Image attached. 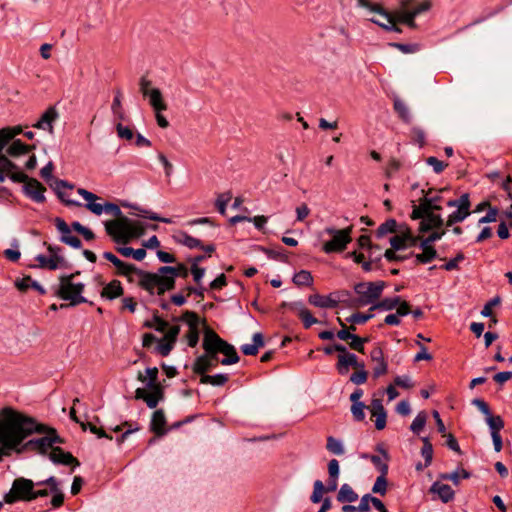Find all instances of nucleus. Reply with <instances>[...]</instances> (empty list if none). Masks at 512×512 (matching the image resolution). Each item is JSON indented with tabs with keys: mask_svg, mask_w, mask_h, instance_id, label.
Instances as JSON below:
<instances>
[{
	"mask_svg": "<svg viewBox=\"0 0 512 512\" xmlns=\"http://www.w3.org/2000/svg\"><path fill=\"white\" fill-rule=\"evenodd\" d=\"M26 420L19 416V411L11 407H5L0 412V449H2V458L10 456L13 449L23 442L24 429L23 424Z\"/></svg>",
	"mask_w": 512,
	"mask_h": 512,
	"instance_id": "f257e3e1",
	"label": "nucleus"
},
{
	"mask_svg": "<svg viewBox=\"0 0 512 512\" xmlns=\"http://www.w3.org/2000/svg\"><path fill=\"white\" fill-rule=\"evenodd\" d=\"M188 275L189 270L183 263H178L177 266H161L157 272L145 274V284L148 287L151 286V294H154V290L157 289V295L161 296L175 288L177 277L186 279Z\"/></svg>",
	"mask_w": 512,
	"mask_h": 512,
	"instance_id": "f03ea898",
	"label": "nucleus"
},
{
	"mask_svg": "<svg viewBox=\"0 0 512 512\" xmlns=\"http://www.w3.org/2000/svg\"><path fill=\"white\" fill-rule=\"evenodd\" d=\"M202 347L205 352L218 360V354L221 353L225 357L220 360L222 365H232L239 362V355L235 347L222 339L213 329L206 327L204 330V337Z\"/></svg>",
	"mask_w": 512,
	"mask_h": 512,
	"instance_id": "7ed1b4c3",
	"label": "nucleus"
},
{
	"mask_svg": "<svg viewBox=\"0 0 512 512\" xmlns=\"http://www.w3.org/2000/svg\"><path fill=\"white\" fill-rule=\"evenodd\" d=\"M104 226L106 233L117 244H127L132 239L142 236L145 232L140 222L132 221L126 216L106 221Z\"/></svg>",
	"mask_w": 512,
	"mask_h": 512,
	"instance_id": "20e7f679",
	"label": "nucleus"
},
{
	"mask_svg": "<svg viewBox=\"0 0 512 512\" xmlns=\"http://www.w3.org/2000/svg\"><path fill=\"white\" fill-rule=\"evenodd\" d=\"M84 290L85 284L82 282H74L73 275L59 276L56 295L64 301H69V304H61L59 307L67 308L69 306H77L86 303L87 299L82 296Z\"/></svg>",
	"mask_w": 512,
	"mask_h": 512,
	"instance_id": "39448f33",
	"label": "nucleus"
},
{
	"mask_svg": "<svg viewBox=\"0 0 512 512\" xmlns=\"http://www.w3.org/2000/svg\"><path fill=\"white\" fill-rule=\"evenodd\" d=\"M386 284L384 281L360 282L354 286V291L358 295L357 299L351 300L348 306L358 308L367 305H374L382 295Z\"/></svg>",
	"mask_w": 512,
	"mask_h": 512,
	"instance_id": "423d86ee",
	"label": "nucleus"
},
{
	"mask_svg": "<svg viewBox=\"0 0 512 512\" xmlns=\"http://www.w3.org/2000/svg\"><path fill=\"white\" fill-rule=\"evenodd\" d=\"M54 164L52 161H49L41 170V177L46 180L50 187L56 192L58 198L64 202L67 206H77L80 207L82 204L78 201L71 200L67 198V194L64 189H73V185L68 183L65 180L55 179L53 177Z\"/></svg>",
	"mask_w": 512,
	"mask_h": 512,
	"instance_id": "0eeeda50",
	"label": "nucleus"
},
{
	"mask_svg": "<svg viewBox=\"0 0 512 512\" xmlns=\"http://www.w3.org/2000/svg\"><path fill=\"white\" fill-rule=\"evenodd\" d=\"M325 233L332 236V239L325 242L322 246V250L326 254L330 253H341L343 252L347 245L352 241L351 233L352 227H347L344 229H335L333 227L325 228Z\"/></svg>",
	"mask_w": 512,
	"mask_h": 512,
	"instance_id": "6e6552de",
	"label": "nucleus"
},
{
	"mask_svg": "<svg viewBox=\"0 0 512 512\" xmlns=\"http://www.w3.org/2000/svg\"><path fill=\"white\" fill-rule=\"evenodd\" d=\"M437 211L427 210L425 212L419 211V206L413 205V210L410 215L412 220H420L418 226V233L424 234L432 231L433 229H440L444 225V219Z\"/></svg>",
	"mask_w": 512,
	"mask_h": 512,
	"instance_id": "1a4fd4ad",
	"label": "nucleus"
},
{
	"mask_svg": "<svg viewBox=\"0 0 512 512\" xmlns=\"http://www.w3.org/2000/svg\"><path fill=\"white\" fill-rule=\"evenodd\" d=\"M35 483L23 477L17 478L13 481L12 487L4 496V501L7 504H12L17 501H32V493Z\"/></svg>",
	"mask_w": 512,
	"mask_h": 512,
	"instance_id": "9d476101",
	"label": "nucleus"
},
{
	"mask_svg": "<svg viewBox=\"0 0 512 512\" xmlns=\"http://www.w3.org/2000/svg\"><path fill=\"white\" fill-rule=\"evenodd\" d=\"M19 416L22 419L26 420L25 421L26 423L23 424V427L27 431L24 432L25 436L23 437V441L34 433H48V435L51 439L52 446H54V444H63L64 443V440L57 434V431L55 428H52L45 424L39 423V422H37V420L35 418L25 415L21 412H19Z\"/></svg>",
	"mask_w": 512,
	"mask_h": 512,
	"instance_id": "9b49d317",
	"label": "nucleus"
},
{
	"mask_svg": "<svg viewBox=\"0 0 512 512\" xmlns=\"http://www.w3.org/2000/svg\"><path fill=\"white\" fill-rule=\"evenodd\" d=\"M45 436L35 439H30L27 442L17 445V448L13 449V452L17 454H22L26 451H34L41 455H47L49 450H52L54 446H52L51 439L48 433H44Z\"/></svg>",
	"mask_w": 512,
	"mask_h": 512,
	"instance_id": "f8f14e48",
	"label": "nucleus"
},
{
	"mask_svg": "<svg viewBox=\"0 0 512 512\" xmlns=\"http://www.w3.org/2000/svg\"><path fill=\"white\" fill-rule=\"evenodd\" d=\"M114 266L117 269V274L120 276L127 277L129 281H132L131 275L136 274L140 277L139 280V286L149 292L151 294V286H146L145 280L146 276L145 274H151V272L141 270L137 268L134 264L126 263L122 260H117V262L114 264Z\"/></svg>",
	"mask_w": 512,
	"mask_h": 512,
	"instance_id": "ddd939ff",
	"label": "nucleus"
},
{
	"mask_svg": "<svg viewBox=\"0 0 512 512\" xmlns=\"http://www.w3.org/2000/svg\"><path fill=\"white\" fill-rule=\"evenodd\" d=\"M350 367L358 370L364 368L365 364L364 362H359L358 357L346 349V352L338 354L336 370L340 375H345L349 372Z\"/></svg>",
	"mask_w": 512,
	"mask_h": 512,
	"instance_id": "4468645a",
	"label": "nucleus"
},
{
	"mask_svg": "<svg viewBox=\"0 0 512 512\" xmlns=\"http://www.w3.org/2000/svg\"><path fill=\"white\" fill-rule=\"evenodd\" d=\"M470 197L468 193L460 196V205L457 210L452 212L446 221V226L450 227L456 223L464 221L470 215Z\"/></svg>",
	"mask_w": 512,
	"mask_h": 512,
	"instance_id": "2eb2a0df",
	"label": "nucleus"
},
{
	"mask_svg": "<svg viewBox=\"0 0 512 512\" xmlns=\"http://www.w3.org/2000/svg\"><path fill=\"white\" fill-rule=\"evenodd\" d=\"M58 118L59 112L54 106H50L44 111L39 120L35 124H33V127L36 129L48 131L49 134H53V125Z\"/></svg>",
	"mask_w": 512,
	"mask_h": 512,
	"instance_id": "dca6fc26",
	"label": "nucleus"
},
{
	"mask_svg": "<svg viewBox=\"0 0 512 512\" xmlns=\"http://www.w3.org/2000/svg\"><path fill=\"white\" fill-rule=\"evenodd\" d=\"M55 225L61 234V237H60L61 242L65 243L75 249L81 248V246H82L81 240L77 236H73L71 234L70 226H68V224L62 218L57 217L55 219Z\"/></svg>",
	"mask_w": 512,
	"mask_h": 512,
	"instance_id": "f3484780",
	"label": "nucleus"
},
{
	"mask_svg": "<svg viewBox=\"0 0 512 512\" xmlns=\"http://www.w3.org/2000/svg\"><path fill=\"white\" fill-rule=\"evenodd\" d=\"M24 194L36 203L45 202V186L37 179L32 178L23 186Z\"/></svg>",
	"mask_w": 512,
	"mask_h": 512,
	"instance_id": "a211bd4d",
	"label": "nucleus"
},
{
	"mask_svg": "<svg viewBox=\"0 0 512 512\" xmlns=\"http://www.w3.org/2000/svg\"><path fill=\"white\" fill-rule=\"evenodd\" d=\"M48 457L54 464H62L66 466L72 465L73 467L80 466V462L77 458H75L70 452L64 451L59 446H54L48 454Z\"/></svg>",
	"mask_w": 512,
	"mask_h": 512,
	"instance_id": "6ab92c4d",
	"label": "nucleus"
},
{
	"mask_svg": "<svg viewBox=\"0 0 512 512\" xmlns=\"http://www.w3.org/2000/svg\"><path fill=\"white\" fill-rule=\"evenodd\" d=\"M424 196L419 199V211L425 212L427 210L441 211L442 197L439 194L432 195L433 189L427 191L422 190Z\"/></svg>",
	"mask_w": 512,
	"mask_h": 512,
	"instance_id": "aec40b11",
	"label": "nucleus"
},
{
	"mask_svg": "<svg viewBox=\"0 0 512 512\" xmlns=\"http://www.w3.org/2000/svg\"><path fill=\"white\" fill-rule=\"evenodd\" d=\"M36 485H48L50 487V493L53 494L51 499V505L53 508H59L64 503V494L59 487V481L56 477L50 476L46 480L37 482Z\"/></svg>",
	"mask_w": 512,
	"mask_h": 512,
	"instance_id": "412c9836",
	"label": "nucleus"
},
{
	"mask_svg": "<svg viewBox=\"0 0 512 512\" xmlns=\"http://www.w3.org/2000/svg\"><path fill=\"white\" fill-rule=\"evenodd\" d=\"M376 451L381 453L383 460L378 455H363V458H369L370 461L375 465V467L382 474H388V461L390 460L389 454L387 450L384 448L382 444H378L376 446Z\"/></svg>",
	"mask_w": 512,
	"mask_h": 512,
	"instance_id": "4be33fe9",
	"label": "nucleus"
},
{
	"mask_svg": "<svg viewBox=\"0 0 512 512\" xmlns=\"http://www.w3.org/2000/svg\"><path fill=\"white\" fill-rule=\"evenodd\" d=\"M371 360L375 363L373 368L374 377H379L387 373L388 365L384 358L383 350L380 347H375L370 352Z\"/></svg>",
	"mask_w": 512,
	"mask_h": 512,
	"instance_id": "5701e85b",
	"label": "nucleus"
},
{
	"mask_svg": "<svg viewBox=\"0 0 512 512\" xmlns=\"http://www.w3.org/2000/svg\"><path fill=\"white\" fill-rule=\"evenodd\" d=\"M340 301L344 300L340 298L335 299L332 297V294L324 296L316 293L308 297V302L319 308H335L338 306Z\"/></svg>",
	"mask_w": 512,
	"mask_h": 512,
	"instance_id": "b1692460",
	"label": "nucleus"
},
{
	"mask_svg": "<svg viewBox=\"0 0 512 512\" xmlns=\"http://www.w3.org/2000/svg\"><path fill=\"white\" fill-rule=\"evenodd\" d=\"M166 425V417L163 409H158L153 412L151 422H150V430L155 433L158 437H162L167 433V429H165Z\"/></svg>",
	"mask_w": 512,
	"mask_h": 512,
	"instance_id": "393cba45",
	"label": "nucleus"
},
{
	"mask_svg": "<svg viewBox=\"0 0 512 512\" xmlns=\"http://www.w3.org/2000/svg\"><path fill=\"white\" fill-rule=\"evenodd\" d=\"M77 192L88 202L85 205V207L89 211H91L95 215H101L104 212V209H105L104 204L95 203V201L99 199V197L96 194H94L84 188H79L77 190Z\"/></svg>",
	"mask_w": 512,
	"mask_h": 512,
	"instance_id": "a878e982",
	"label": "nucleus"
},
{
	"mask_svg": "<svg viewBox=\"0 0 512 512\" xmlns=\"http://www.w3.org/2000/svg\"><path fill=\"white\" fill-rule=\"evenodd\" d=\"M35 259L38 261V267L41 269L56 270L58 268L68 267V263L65 259L51 258L43 254L37 255Z\"/></svg>",
	"mask_w": 512,
	"mask_h": 512,
	"instance_id": "bb28decb",
	"label": "nucleus"
},
{
	"mask_svg": "<svg viewBox=\"0 0 512 512\" xmlns=\"http://www.w3.org/2000/svg\"><path fill=\"white\" fill-rule=\"evenodd\" d=\"M430 492L437 494L443 503L452 501L455 496L454 490L449 485L438 481L431 485Z\"/></svg>",
	"mask_w": 512,
	"mask_h": 512,
	"instance_id": "cd10ccee",
	"label": "nucleus"
},
{
	"mask_svg": "<svg viewBox=\"0 0 512 512\" xmlns=\"http://www.w3.org/2000/svg\"><path fill=\"white\" fill-rule=\"evenodd\" d=\"M381 16L386 19V23L375 18H371L370 21L386 31H393L397 33L402 32V29L399 26H397V23L399 22L396 20V16L393 13L386 10V13L382 14Z\"/></svg>",
	"mask_w": 512,
	"mask_h": 512,
	"instance_id": "c85d7f7f",
	"label": "nucleus"
},
{
	"mask_svg": "<svg viewBox=\"0 0 512 512\" xmlns=\"http://www.w3.org/2000/svg\"><path fill=\"white\" fill-rule=\"evenodd\" d=\"M124 294V289L119 280L110 281L101 291V297L114 300Z\"/></svg>",
	"mask_w": 512,
	"mask_h": 512,
	"instance_id": "c756f323",
	"label": "nucleus"
},
{
	"mask_svg": "<svg viewBox=\"0 0 512 512\" xmlns=\"http://www.w3.org/2000/svg\"><path fill=\"white\" fill-rule=\"evenodd\" d=\"M36 148L35 145H28L20 139L12 140L10 146L6 149V153L11 157H18L20 155L28 154Z\"/></svg>",
	"mask_w": 512,
	"mask_h": 512,
	"instance_id": "7c9ffc66",
	"label": "nucleus"
},
{
	"mask_svg": "<svg viewBox=\"0 0 512 512\" xmlns=\"http://www.w3.org/2000/svg\"><path fill=\"white\" fill-rule=\"evenodd\" d=\"M16 288L21 292H26L29 288H33L40 295L46 294V289L37 281L33 280L31 276H25L15 281Z\"/></svg>",
	"mask_w": 512,
	"mask_h": 512,
	"instance_id": "2f4dec72",
	"label": "nucleus"
},
{
	"mask_svg": "<svg viewBox=\"0 0 512 512\" xmlns=\"http://www.w3.org/2000/svg\"><path fill=\"white\" fill-rule=\"evenodd\" d=\"M419 246L422 249V253L415 255L417 263L426 264L437 258V251L432 244L421 240Z\"/></svg>",
	"mask_w": 512,
	"mask_h": 512,
	"instance_id": "473e14b6",
	"label": "nucleus"
},
{
	"mask_svg": "<svg viewBox=\"0 0 512 512\" xmlns=\"http://www.w3.org/2000/svg\"><path fill=\"white\" fill-rule=\"evenodd\" d=\"M211 360L212 357L208 354V352H205L203 355L198 356L192 366V370L195 374L200 375L201 377L203 375H207L206 372L211 369Z\"/></svg>",
	"mask_w": 512,
	"mask_h": 512,
	"instance_id": "72a5a7b5",
	"label": "nucleus"
},
{
	"mask_svg": "<svg viewBox=\"0 0 512 512\" xmlns=\"http://www.w3.org/2000/svg\"><path fill=\"white\" fill-rule=\"evenodd\" d=\"M264 346V338L262 333L257 332L253 335V344H244L241 346V351L245 355L255 356L259 348Z\"/></svg>",
	"mask_w": 512,
	"mask_h": 512,
	"instance_id": "f704fd0d",
	"label": "nucleus"
},
{
	"mask_svg": "<svg viewBox=\"0 0 512 512\" xmlns=\"http://www.w3.org/2000/svg\"><path fill=\"white\" fill-rule=\"evenodd\" d=\"M151 107L154 111H165L167 110V104L163 100L162 92L158 88L150 90L148 96Z\"/></svg>",
	"mask_w": 512,
	"mask_h": 512,
	"instance_id": "c9c22d12",
	"label": "nucleus"
},
{
	"mask_svg": "<svg viewBox=\"0 0 512 512\" xmlns=\"http://www.w3.org/2000/svg\"><path fill=\"white\" fill-rule=\"evenodd\" d=\"M400 302V296L388 297L384 298L380 301H376L374 305L369 308V311L373 310H382V311H391L396 308L397 304Z\"/></svg>",
	"mask_w": 512,
	"mask_h": 512,
	"instance_id": "e433bc0d",
	"label": "nucleus"
},
{
	"mask_svg": "<svg viewBox=\"0 0 512 512\" xmlns=\"http://www.w3.org/2000/svg\"><path fill=\"white\" fill-rule=\"evenodd\" d=\"M358 500V494L349 484H343L337 494V501L341 503H353Z\"/></svg>",
	"mask_w": 512,
	"mask_h": 512,
	"instance_id": "4c0bfd02",
	"label": "nucleus"
},
{
	"mask_svg": "<svg viewBox=\"0 0 512 512\" xmlns=\"http://www.w3.org/2000/svg\"><path fill=\"white\" fill-rule=\"evenodd\" d=\"M393 107L395 112L398 114L399 118L405 123H410L412 120V116L410 110L406 103L400 98L396 97L394 99Z\"/></svg>",
	"mask_w": 512,
	"mask_h": 512,
	"instance_id": "58836bf2",
	"label": "nucleus"
},
{
	"mask_svg": "<svg viewBox=\"0 0 512 512\" xmlns=\"http://www.w3.org/2000/svg\"><path fill=\"white\" fill-rule=\"evenodd\" d=\"M392 13L396 16V20L399 23L406 24L411 29H415L417 27L415 14L410 10H395Z\"/></svg>",
	"mask_w": 512,
	"mask_h": 512,
	"instance_id": "ea45409f",
	"label": "nucleus"
},
{
	"mask_svg": "<svg viewBox=\"0 0 512 512\" xmlns=\"http://www.w3.org/2000/svg\"><path fill=\"white\" fill-rule=\"evenodd\" d=\"M17 169L18 166L14 162L6 155L0 154V182H4L7 175Z\"/></svg>",
	"mask_w": 512,
	"mask_h": 512,
	"instance_id": "a19ab883",
	"label": "nucleus"
},
{
	"mask_svg": "<svg viewBox=\"0 0 512 512\" xmlns=\"http://www.w3.org/2000/svg\"><path fill=\"white\" fill-rule=\"evenodd\" d=\"M116 251L124 257H133L137 261H141L146 256L144 248L133 249L132 247L117 246Z\"/></svg>",
	"mask_w": 512,
	"mask_h": 512,
	"instance_id": "79ce46f5",
	"label": "nucleus"
},
{
	"mask_svg": "<svg viewBox=\"0 0 512 512\" xmlns=\"http://www.w3.org/2000/svg\"><path fill=\"white\" fill-rule=\"evenodd\" d=\"M229 380L227 374L203 375L200 378V383L210 384L212 386H224Z\"/></svg>",
	"mask_w": 512,
	"mask_h": 512,
	"instance_id": "37998d69",
	"label": "nucleus"
},
{
	"mask_svg": "<svg viewBox=\"0 0 512 512\" xmlns=\"http://www.w3.org/2000/svg\"><path fill=\"white\" fill-rule=\"evenodd\" d=\"M135 399H137V400L141 399V400L145 401L146 405L151 409L156 408V406L160 402V401H158V399L155 396H153V394L151 392H147L144 388L136 389Z\"/></svg>",
	"mask_w": 512,
	"mask_h": 512,
	"instance_id": "c03bdc74",
	"label": "nucleus"
},
{
	"mask_svg": "<svg viewBox=\"0 0 512 512\" xmlns=\"http://www.w3.org/2000/svg\"><path fill=\"white\" fill-rule=\"evenodd\" d=\"M121 98H122L121 91L116 90L115 96H114V99L112 102L111 110H112L114 116L118 120L123 121V120H125V113H124V110L122 107Z\"/></svg>",
	"mask_w": 512,
	"mask_h": 512,
	"instance_id": "a18cd8bd",
	"label": "nucleus"
},
{
	"mask_svg": "<svg viewBox=\"0 0 512 512\" xmlns=\"http://www.w3.org/2000/svg\"><path fill=\"white\" fill-rule=\"evenodd\" d=\"M123 206L131 207L133 209L138 210L140 212L138 214L139 216L148 218L150 220H154V221H158V222H162V223H167V224L172 223V220L170 218L161 217V216H159L158 214H156L154 212H150L148 210H144V209H141L139 207L132 206V205H127V204H123Z\"/></svg>",
	"mask_w": 512,
	"mask_h": 512,
	"instance_id": "49530a36",
	"label": "nucleus"
},
{
	"mask_svg": "<svg viewBox=\"0 0 512 512\" xmlns=\"http://www.w3.org/2000/svg\"><path fill=\"white\" fill-rule=\"evenodd\" d=\"M168 326V322L160 318L157 314H154L152 320H147L144 322V327L154 328L158 332H164Z\"/></svg>",
	"mask_w": 512,
	"mask_h": 512,
	"instance_id": "de8ad7c7",
	"label": "nucleus"
},
{
	"mask_svg": "<svg viewBox=\"0 0 512 512\" xmlns=\"http://www.w3.org/2000/svg\"><path fill=\"white\" fill-rule=\"evenodd\" d=\"M486 423L488 424L491 430V434L500 433V431L504 428V421L499 415L494 416L492 414H489L486 417Z\"/></svg>",
	"mask_w": 512,
	"mask_h": 512,
	"instance_id": "09e8293b",
	"label": "nucleus"
},
{
	"mask_svg": "<svg viewBox=\"0 0 512 512\" xmlns=\"http://www.w3.org/2000/svg\"><path fill=\"white\" fill-rule=\"evenodd\" d=\"M397 228V222L395 219H388L382 223L376 230V236L382 238L387 233H394Z\"/></svg>",
	"mask_w": 512,
	"mask_h": 512,
	"instance_id": "8fccbe9b",
	"label": "nucleus"
},
{
	"mask_svg": "<svg viewBox=\"0 0 512 512\" xmlns=\"http://www.w3.org/2000/svg\"><path fill=\"white\" fill-rule=\"evenodd\" d=\"M423 446L421 448V455L425 460V467H428L433 458V446L428 437L422 438Z\"/></svg>",
	"mask_w": 512,
	"mask_h": 512,
	"instance_id": "3c124183",
	"label": "nucleus"
},
{
	"mask_svg": "<svg viewBox=\"0 0 512 512\" xmlns=\"http://www.w3.org/2000/svg\"><path fill=\"white\" fill-rule=\"evenodd\" d=\"M293 282L298 286H310L313 283V277L309 271L301 270L294 275Z\"/></svg>",
	"mask_w": 512,
	"mask_h": 512,
	"instance_id": "603ef678",
	"label": "nucleus"
},
{
	"mask_svg": "<svg viewBox=\"0 0 512 512\" xmlns=\"http://www.w3.org/2000/svg\"><path fill=\"white\" fill-rule=\"evenodd\" d=\"M426 422L427 414L425 411H421L416 415L415 419L410 425V430L415 434H419L420 431L425 427Z\"/></svg>",
	"mask_w": 512,
	"mask_h": 512,
	"instance_id": "864d4df0",
	"label": "nucleus"
},
{
	"mask_svg": "<svg viewBox=\"0 0 512 512\" xmlns=\"http://www.w3.org/2000/svg\"><path fill=\"white\" fill-rule=\"evenodd\" d=\"M181 320L187 323L190 330H198L200 319L196 312L185 311L181 316Z\"/></svg>",
	"mask_w": 512,
	"mask_h": 512,
	"instance_id": "5fc2aeb1",
	"label": "nucleus"
},
{
	"mask_svg": "<svg viewBox=\"0 0 512 512\" xmlns=\"http://www.w3.org/2000/svg\"><path fill=\"white\" fill-rule=\"evenodd\" d=\"M460 476L463 479H468V478H470L471 474L468 471H466L465 469H461L460 473L458 470L451 472V473H444V474L440 475V478L442 480L452 481L455 485H458Z\"/></svg>",
	"mask_w": 512,
	"mask_h": 512,
	"instance_id": "6e6d98bb",
	"label": "nucleus"
},
{
	"mask_svg": "<svg viewBox=\"0 0 512 512\" xmlns=\"http://www.w3.org/2000/svg\"><path fill=\"white\" fill-rule=\"evenodd\" d=\"M326 448L329 452L335 454V455H343L344 454V447L340 440L329 436L327 438V444Z\"/></svg>",
	"mask_w": 512,
	"mask_h": 512,
	"instance_id": "4d7b16f0",
	"label": "nucleus"
},
{
	"mask_svg": "<svg viewBox=\"0 0 512 512\" xmlns=\"http://www.w3.org/2000/svg\"><path fill=\"white\" fill-rule=\"evenodd\" d=\"M386 476H387V474L380 473V475L377 477V479L372 487L373 493H378L382 496L386 494V492H387Z\"/></svg>",
	"mask_w": 512,
	"mask_h": 512,
	"instance_id": "13d9d810",
	"label": "nucleus"
},
{
	"mask_svg": "<svg viewBox=\"0 0 512 512\" xmlns=\"http://www.w3.org/2000/svg\"><path fill=\"white\" fill-rule=\"evenodd\" d=\"M373 317H374V315L371 313V311H369V313L356 312V313H353L352 315H350L346 319V321L350 322L352 324H364L368 320L372 319Z\"/></svg>",
	"mask_w": 512,
	"mask_h": 512,
	"instance_id": "bf43d9fd",
	"label": "nucleus"
},
{
	"mask_svg": "<svg viewBox=\"0 0 512 512\" xmlns=\"http://www.w3.org/2000/svg\"><path fill=\"white\" fill-rule=\"evenodd\" d=\"M231 198H232V196H231L230 192L218 195V197L215 201V206L220 214L225 215L226 206H227L228 202L231 200Z\"/></svg>",
	"mask_w": 512,
	"mask_h": 512,
	"instance_id": "052dcab7",
	"label": "nucleus"
},
{
	"mask_svg": "<svg viewBox=\"0 0 512 512\" xmlns=\"http://www.w3.org/2000/svg\"><path fill=\"white\" fill-rule=\"evenodd\" d=\"M299 318L302 320L305 329H309L312 325L319 322L308 309H301Z\"/></svg>",
	"mask_w": 512,
	"mask_h": 512,
	"instance_id": "680f3d73",
	"label": "nucleus"
},
{
	"mask_svg": "<svg viewBox=\"0 0 512 512\" xmlns=\"http://www.w3.org/2000/svg\"><path fill=\"white\" fill-rule=\"evenodd\" d=\"M325 492V486L321 480H316L313 486V492L310 497L312 503H319L322 500V495Z\"/></svg>",
	"mask_w": 512,
	"mask_h": 512,
	"instance_id": "e2e57ef3",
	"label": "nucleus"
},
{
	"mask_svg": "<svg viewBox=\"0 0 512 512\" xmlns=\"http://www.w3.org/2000/svg\"><path fill=\"white\" fill-rule=\"evenodd\" d=\"M358 4L361 7L369 9L371 12H375L379 15L385 14L386 9L379 3H372L370 0H358Z\"/></svg>",
	"mask_w": 512,
	"mask_h": 512,
	"instance_id": "0e129e2a",
	"label": "nucleus"
},
{
	"mask_svg": "<svg viewBox=\"0 0 512 512\" xmlns=\"http://www.w3.org/2000/svg\"><path fill=\"white\" fill-rule=\"evenodd\" d=\"M366 408L367 407H366V405L363 402L362 403L352 404V406H351V413H352V416H353L355 421L360 422V421H363L365 419V412H364V410Z\"/></svg>",
	"mask_w": 512,
	"mask_h": 512,
	"instance_id": "69168bd1",
	"label": "nucleus"
},
{
	"mask_svg": "<svg viewBox=\"0 0 512 512\" xmlns=\"http://www.w3.org/2000/svg\"><path fill=\"white\" fill-rule=\"evenodd\" d=\"M401 234L404 237V241L407 244V247L415 246L418 241L421 242V240L423 239V237L421 236L422 234L414 236L411 232V229L407 226L405 227V230L401 232Z\"/></svg>",
	"mask_w": 512,
	"mask_h": 512,
	"instance_id": "338daca9",
	"label": "nucleus"
},
{
	"mask_svg": "<svg viewBox=\"0 0 512 512\" xmlns=\"http://www.w3.org/2000/svg\"><path fill=\"white\" fill-rule=\"evenodd\" d=\"M426 163L433 168V171L440 174L448 166L444 161L439 160L434 156H430L426 159Z\"/></svg>",
	"mask_w": 512,
	"mask_h": 512,
	"instance_id": "774afa93",
	"label": "nucleus"
}]
</instances>
